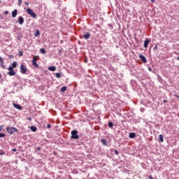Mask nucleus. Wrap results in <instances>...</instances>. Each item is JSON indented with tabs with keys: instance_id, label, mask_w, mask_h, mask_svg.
I'll list each match as a JSON object with an SVG mask.
<instances>
[{
	"instance_id": "nucleus-1",
	"label": "nucleus",
	"mask_w": 179,
	"mask_h": 179,
	"mask_svg": "<svg viewBox=\"0 0 179 179\" xmlns=\"http://www.w3.org/2000/svg\"><path fill=\"white\" fill-rule=\"evenodd\" d=\"M20 72H21V73H22V75H26V73H27V71H29V69H27L26 65H24V64H22L20 65Z\"/></svg>"
},
{
	"instance_id": "nucleus-2",
	"label": "nucleus",
	"mask_w": 179,
	"mask_h": 179,
	"mask_svg": "<svg viewBox=\"0 0 179 179\" xmlns=\"http://www.w3.org/2000/svg\"><path fill=\"white\" fill-rule=\"evenodd\" d=\"M6 131L8 132V134H9L10 135H13V132H18L17 129H16L15 127H7L6 128Z\"/></svg>"
},
{
	"instance_id": "nucleus-3",
	"label": "nucleus",
	"mask_w": 179,
	"mask_h": 179,
	"mask_svg": "<svg viewBox=\"0 0 179 179\" xmlns=\"http://www.w3.org/2000/svg\"><path fill=\"white\" fill-rule=\"evenodd\" d=\"M8 71L7 75H9V76H15L16 75V71L12 67H8Z\"/></svg>"
},
{
	"instance_id": "nucleus-4",
	"label": "nucleus",
	"mask_w": 179,
	"mask_h": 179,
	"mask_svg": "<svg viewBox=\"0 0 179 179\" xmlns=\"http://www.w3.org/2000/svg\"><path fill=\"white\" fill-rule=\"evenodd\" d=\"M71 139H79V135H78V130H73L71 131Z\"/></svg>"
},
{
	"instance_id": "nucleus-5",
	"label": "nucleus",
	"mask_w": 179,
	"mask_h": 179,
	"mask_svg": "<svg viewBox=\"0 0 179 179\" xmlns=\"http://www.w3.org/2000/svg\"><path fill=\"white\" fill-rule=\"evenodd\" d=\"M27 12L28 15H30V16H31V17H36V13L33 11L32 9L30 8H27Z\"/></svg>"
},
{
	"instance_id": "nucleus-6",
	"label": "nucleus",
	"mask_w": 179,
	"mask_h": 179,
	"mask_svg": "<svg viewBox=\"0 0 179 179\" xmlns=\"http://www.w3.org/2000/svg\"><path fill=\"white\" fill-rule=\"evenodd\" d=\"M139 58L141 59L143 64H146L148 62V61L146 60V57H145V56L139 55Z\"/></svg>"
},
{
	"instance_id": "nucleus-7",
	"label": "nucleus",
	"mask_w": 179,
	"mask_h": 179,
	"mask_svg": "<svg viewBox=\"0 0 179 179\" xmlns=\"http://www.w3.org/2000/svg\"><path fill=\"white\" fill-rule=\"evenodd\" d=\"M18 23H20V24H23V23H24V18H23V17L22 16L19 17Z\"/></svg>"
},
{
	"instance_id": "nucleus-8",
	"label": "nucleus",
	"mask_w": 179,
	"mask_h": 179,
	"mask_svg": "<svg viewBox=\"0 0 179 179\" xmlns=\"http://www.w3.org/2000/svg\"><path fill=\"white\" fill-rule=\"evenodd\" d=\"M149 43H150V41L149 39H145L144 41V48H148V45H149Z\"/></svg>"
},
{
	"instance_id": "nucleus-9",
	"label": "nucleus",
	"mask_w": 179,
	"mask_h": 179,
	"mask_svg": "<svg viewBox=\"0 0 179 179\" xmlns=\"http://www.w3.org/2000/svg\"><path fill=\"white\" fill-rule=\"evenodd\" d=\"M16 16H17V9H15L12 12V17H16Z\"/></svg>"
},
{
	"instance_id": "nucleus-10",
	"label": "nucleus",
	"mask_w": 179,
	"mask_h": 179,
	"mask_svg": "<svg viewBox=\"0 0 179 179\" xmlns=\"http://www.w3.org/2000/svg\"><path fill=\"white\" fill-rule=\"evenodd\" d=\"M17 66V62H13L12 65L9 66V68H12L13 69H15Z\"/></svg>"
},
{
	"instance_id": "nucleus-11",
	"label": "nucleus",
	"mask_w": 179,
	"mask_h": 179,
	"mask_svg": "<svg viewBox=\"0 0 179 179\" xmlns=\"http://www.w3.org/2000/svg\"><path fill=\"white\" fill-rule=\"evenodd\" d=\"M57 69L55 66H49L48 70L51 71L52 72H55V71Z\"/></svg>"
},
{
	"instance_id": "nucleus-12",
	"label": "nucleus",
	"mask_w": 179,
	"mask_h": 179,
	"mask_svg": "<svg viewBox=\"0 0 179 179\" xmlns=\"http://www.w3.org/2000/svg\"><path fill=\"white\" fill-rule=\"evenodd\" d=\"M135 136H136L135 133H129V137L131 139H134V138H135Z\"/></svg>"
},
{
	"instance_id": "nucleus-13",
	"label": "nucleus",
	"mask_w": 179,
	"mask_h": 179,
	"mask_svg": "<svg viewBox=\"0 0 179 179\" xmlns=\"http://www.w3.org/2000/svg\"><path fill=\"white\" fill-rule=\"evenodd\" d=\"M13 106L15 108H17L18 110H22V107L19 104L13 103Z\"/></svg>"
},
{
	"instance_id": "nucleus-14",
	"label": "nucleus",
	"mask_w": 179,
	"mask_h": 179,
	"mask_svg": "<svg viewBox=\"0 0 179 179\" xmlns=\"http://www.w3.org/2000/svg\"><path fill=\"white\" fill-rule=\"evenodd\" d=\"M31 131H32V132H36L37 131V127H34V126H31L30 127Z\"/></svg>"
},
{
	"instance_id": "nucleus-15",
	"label": "nucleus",
	"mask_w": 179,
	"mask_h": 179,
	"mask_svg": "<svg viewBox=\"0 0 179 179\" xmlns=\"http://www.w3.org/2000/svg\"><path fill=\"white\" fill-rule=\"evenodd\" d=\"M101 142L103 145H104V146H107V141H106V139L104 138L101 139Z\"/></svg>"
},
{
	"instance_id": "nucleus-16",
	"label": "nucleus",
	"mask_w": 179,
	"mask_h": 179,
	"mask_svg": "<svg viewBox=\"0 0 179 179\" xmlns=\"http://www.w3.org/2000/svg\"><path fill=\"white\" fill-rule=\"evenodd\" d=\"M90 38V34L87 33L85 34H84V38H85L86 40H87V38Z\"/></svg>"
},
{
	"instance_id": "nucleus-17",
	"label": "nucleus",
	"mask_w": 179,
	"mask_h": 179,
	"mask_svg": "<svg viewBox=\"0 0 179 179\" xmlns=\"http://www.w3.org/2000/svg\"><path fill=\"white\" fill-rule=\"evenodd\" d=\"M38 59H40V57H38V56H34V57H33L32 61H35V62H37V61H38Z\"/></svg>"
},
{
	"instance_id": "nucleus-18",
	"label": "nucleus",
	"mask_w": 179,
	"mask_h": 179,
	"mask_svg": "<svg viewBox=\"0 0 179 179\" xmlns=\"http://www.w3.org/2000/svg\"><path fill=\"white\" fill-rule=\"evenodd\" d=\"M32 65L34 66L36 68H38V65L37 62L32 60Z\"/></svg>"
},
{
	"instance_id": "nucleus-19",
	"label": "nucleus",
	"mask_w": 179,
	"mask_h": 179,
	"mask_svg": "<svg viewBox=\"0 0 179 179\" xmlns=\"http://www.w3.org/2000/svg\"><path fill=\"white\" fill-rule=\"evenodd\" d=\"M0 62L1 64L2 68L5 69V66H3V59L0 57Z\"/></svg>"
},
{
	"instance_id": "nucleus-20",
	"label": "nucleus",
	"mask_w": 179,
	"mask_h": 179,
	"mask_svg": "<svg viewBox=\"0 0 179 179\" xmlns=\"http://www.w3.org/2000/svg\"><path fill=\"white\" fill-rule=\"evenodd\" d=\"M164 136L162 134L159 135V142H164V140L163 139Z\"/></svg>"
},
{
	"instance_id": "nucleus-21",
	"label": "nucleus",
	"mask_w": 179,
	"mask_h": 179,
	"mask_svg": "<svg viewBox=\"0 0 179 179\" xmlns=\"http://www.w3.org/2000/svg\"><path fill=\"white\" fill-rule=\"evenodd\" d=\"M60 90L62 93H64V92H66V87H62Z\"/></svg>"
},
{
	"instance_id": "nucleus-22",
	"label": "nucleus",
	"mask_w": 179,
	"mask_h": 179,
	"mask_svg": "<svg viewBox=\"0 0 179 179\" xmlns=\"http://www.w3.org/2000/svg\"><path fill=\"white\" fill-rule=\"evenodd\" d=\"M40 52H41V54H45V50H44V48H41V49L40 50Z\"/></svg>"
},
{
	"instance_id": "nucleus-23",
	"label": "nucleus",
	"mask_w": 179,
	"mask_h": 179,
	"mask_svg": "<svg viewBox=\"0 0 179 179\" xmlns=\"http://www.w3.org/2000/svg\"><path fill=\"white\" fill-rule=\"evenodd\" d=\"M55 76H56V78H61V74L59 73H56Z\"/></svg>"
},
{
	"instance_id": "nucleus-24",
	"label": "nucleus",
	"mask_w": 179,
	"mask_h": 179,
	"mask_svg": "<svg viewBox=\"0 0 179 179\" xmlns=\"http://www.w3.org/2000/svg\"><path fill=\"white\" fill-rule=\"evenodd\" d=\"M108 127H109V128H113V122H108Z\"/></svg>"
},
{
	"instance_id": "nucleus-25",
	"label": "nucleus",
	"mask_w": 179,
	"mask_h": 179,
	"mask_svg": "<svg viewBox=\"0 0 179 179\" xmlns=\"http://www.w3.org/2000/svg\"><path fill=\"white\" fill-rule=\"evenodd\" d=\"M35 36L37 37V36H40V31L37 30L36 31Z\"/></svg>"
},
{
	"instance_id": "nucleus-26",
	"label": "nucleus",
	"mask_w": 179,
	"mask_h": 179,
	"mask_svg": "<svg viewBox=\"0 0 179 179\" xmlns=\"http://www.w3.org/2000/svg\"><path fill=\"white\" fill-rule=\"evenodd\" d=\"M0 138H5V134L0 133Z\"/></svg>"
},
{
	"instance_id": "nucleus-27",
	"label": "nucleus",
	"mask_w": 179,
	"mask_h": 179,
	"mask_svg": "<svg viewBox=\"0 0 179 179\" xmlns=\"http://www.w3.org/2000/svg\"><path fill=\"white\" fill-rule=\"evenodd\" d=\"M19 55H20V57H23V52L20 51L19 52Z\"/></svg>"
},
{
	"instance_id": "nucleus-28",
	"label": "nucleus",
	"mask_w": 179,
	"mask_h": 179,
	"mask_svg": "<svg viewBox=\"0 0 179 179\" xmlns=\"http://www.w3.org/2000/svg\"><path fill=\"white\" fill-rule=\"evenodd\" d=\"M18 3H19L20 6H21L22 5V0H19Z\"/></svg>"
},
{
	"instance_id": "nucleus-29",
	"label": "nucleus",
	"mask_w": 179,
	"mask_h": 179,
	"mask_svg": "<svg viewBox=\"0 0 179 179\" xmlns=\"http://www.w3.org/2000/svg\"><path fill=\"white\" fill-rule=\"evenodd\" d=\"M4 15H9V11H5Z\"/></svg>"
},
{
	"instance_id": "nucleus-30",
	"label": "nucleus",
	"mask_w": 179,
	"mask_h": 179,
	"mask_svg": "<svg viewBox=\"0 0 179 179\" xmlns=\"http://www.w3.org/2000/svg\"><path fill=\"white\" fill-rule=\"evenodd\" d=\"M3 129V126H0V132L1 131H2Z\"/></svg>"
},
{
	"instance_id": "nucleus-31",
	"label": "nucleus",
	"mask_w": 179,
	"mask_h": 179,
	"mask_svg": "<svg viewBox=\"0 0 179 179\" xmlns=\"http://www.w3.org/2000/svg\"><path fill=\"white\" fill-rule=\"evenodd\" d=\"M16 148H13V149H12V152H16Z\"/></svg>"
},
{
	"instance_id": "nucleus-32",
	"label": "nucleus",
	"mask_w": 179,
	"mask_h": 179,
	"mask_svg": "<svg viewBox=\"0 0 179 179\" xmlns=\"http://www.w3.org/2000/svg\"><path fill=\"white\" fill-rule=\"evenodd\" d=\"M48 128H51V124H48Z\"/></svg>"
},
{
	"instance_id": "nucleus-33",
	"label": "nucleus",
	"mask_w": 179,
	"mask_h": 179,
	"mask_svg": "<svg viewBox=\"0 0 179 179\" xmlns=\"http://www.w3.org/2000/svg\"><path fill=\"white\" fill-rule=\"evenodd\" d=\"M149 179H153V177H152V176H150Z\"/></svg>"
},
{
	"instance_id": "nucleus-34",
	"label": "nucleus",
	"mask_w": 179,
	"mask_h": 179,
	"mask_svg": "<svg viewBox=\"0 0 179 179\" xmlns=\"http://www.w3.org/2000/svg\"><path fill=\"white\" fill-rule=\"evenodd\" d=\"M115 153L116 155H118V152H117V150H115Z\"/></svg>"
},
{
	"instance_id": "nucleus-35",
	"label": "nucleus",
	"mask_w": 179,
	"mask_h": 179,
	"mask_svg": "<svg viewBox=\"0 0 179 179\" xmlns=\"http://www.w3.org/2000/svg\"><path fill=\"white\" fill-rule=\"evenodd\" d=\"M25 4L27 6H29V3H25Z\"/></svg>"
},
{
	"instance_id": "nucleus-36",
	"label": "nucleus",
	"mask_w": 179,
	"mask_h": 179,
	"mask_svg": "<svg viewBox=\"0 0 179 179\" xmlns=\"http://www.w3.org/2000/svg\"><path fill=\"white\" fill-rule=\"evenodd\" d=\"M164 103H167V100H164Z\"/></svg>"
},
{
	"instance_id": "nucleus-37",
	"label": "nucleus",
	"mask_w": 179,
	"mask_h": 179,
	"mask_svg": "<svg viewBox=\"0 0 179 179\" xmlns=\"http://www.w3.org/2000/svg\"><path fill=\"white\" fill-rule=\"evenodd\" d=\"M0 155H5V153H4V152H1V153H0Z\"/></svg>"
},
{
	"instance_id": "nucleus-38",
	"label": "nucleus",
	"mask_w": 179,
	"mask_h": 179,
	"mask_svg": "<svg viewBox=\"0 0 179 179\" xmlns=\"http://www.w3.org/2000/svg\"><path fill=\"white\" fill-rule=\"evenodd\" d=\"M1 78H2V75H1V73H0V79H1Z\"/></svg>"
},
{
	"instance_id": "nucleus-39",
	"label": "nucleus",
	"mask_w": 179,
	"mask_h": 179,
	"mask_svg": "<svg viewBox=\"0 0 179 179\" xmlns=\"http://www.w3.org/2000/svg\"><path fill=\"white\" fill-rule=\"evenodd\" d=\"M178 61H179V57H177Z\"/></svg>"
},
{
	"instance_id": "nucleus-40",
	"label": "nucleus",
	"mask_w": 179,
	"mask_h": 179,
	"mask_svg": "<svg viewBox=\"0 0 179 179\" xmlns=\"http://www.w3.org/2000/svg\"><path fill=\"white\" fill-rule=\"evenodd\" d=\"M152 2H155V0H151Z\"/></svg>"
},
{
	"instance_id": "nucleus-41",
	"label": "nucleus",
	"mask_w": 179,
	"mask_h": 179,
	"mask_svg": "<svg viewBox=\"0 0 179 179\" xmlns=\"http://www.w3.org/2000/svg\"><path fill=\"white\" fill-rule=\"evenodd\" d=\"M176 97H178L179 98V96H177V95H175Z\"/></svg>"
},
{
	"instance_id": "nucleus-42",
	"label": "nucleus",
	"mask_w": 179,
	"mask_h": 179,
	"mask_svg": "<svg viewBox=\"0 0 179 179\" xmlns=\"http://www.w3.org/2000/svg\"><path fill=\"white\" fill-rule=\"evenodd\" d=\"M0 3H1V1H0Z\"/></svg>"
}]
</instances>
